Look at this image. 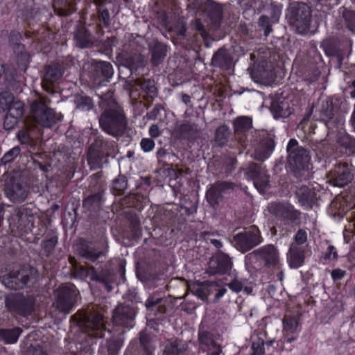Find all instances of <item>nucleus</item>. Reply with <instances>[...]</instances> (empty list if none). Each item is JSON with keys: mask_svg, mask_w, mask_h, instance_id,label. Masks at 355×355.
Wrapping results in <instances>:
<instances>
[{"mask_svg": "<svg viewBox=\"0 0 355 355\" xmlns=\"http://www.w3.org/2000/svg\"><path fill=\"white\" fill-rule=\"evenodd\" d=\"M231 57L224 49H220L212 57L211 63L217 67L227 69L231 64Z\"/></svg>", "mask_w": 355, "mask_h": 355, "instance_id": "obj_19", "label": "nucleus"}, {"mask_svg": "<svg viewBox=\"0 0 355 355\" xmlns=\"http://www.w3.org/2000/svg\"><path fill=\"white\" fill-rule=\"evenodd\" d=\"M54 8L61 16L69 15L76 10L74 0H54Z\"/></svg>", "mask_w": 355, "mask_h": 355, "instance_id": "obj_20", "label": "nucleus"}, {"mask_svg": "<svg viewBox=\"0 0 355 355\" xmlns=\"http://www.w3.org/2000/svg\"><path fill=\"white\" fill-rule=\"evenodd\" d=\"M7 110L8 113L19 119L24 114V103L21 101H13Z\"/></svg>", "mask_w": 355, "mask_h": 355, "instance_id": "obj_35", "label": "nucleus"}, {"mask_svg": "<svg viewBox=\"0 0 355 355\" xmlns=\"http://www.w3.org/2000/svg\"><path fill=\"white\" fill-rule=\"evenodd\" d=\"M57 243V239L55 238H52L44 243V248L47 250L49 252H50L55 246Z\"/></svg>", "mask_w": 355, "mask_h": 355, "instance_id": "obj_47", "label": "nucleus"}, {"mask_svg": "<svg viewBox=\"0 0 355 355\" xmlns=\"http://www.w3.org/2000/svg\"><path fill=\"white\" fill-rule=\"evenodd\" d=\"M13 217L17 221V227L19 228L26 227L31 223L30 215L28 214L27 209L24 207L17 208Z\"/></svg>", "mask_w": 355, "mask_h": 355, "instance_id": "obj_29", "label": "nucleus"}, {"mask_svg": "<svg viewBox=\"0 0 355 355\" xmlns=\"http://www.w3.org/2000/svg\"><path fill=\"white\" fill-rule=\"evenodd\" d=\"M234 240L237 248L243 252L251 250L263 241L259 230L255 227L237 234L234 236Z\"/></svg>", "mask_w": 355, "mask_h": 355, "instance_id": "obj_7", "label": "nucleus"}, {"mask_svg": "<svg viewBox=\"0 0 355 355\" xmlns=\"http://www.w3.org/2000/svg\"><path fill=\"white\" fill-rule=\"evenodd\" d=\"M103 318L101 314L94 313L89 315H85L83 323L88 329L102 331L104 329Z\"/></svg>", "mask_w": 355, "mask_h": 355, "instance_id": "obj_18", "label": "nucleus"}, {"mask_svg": "<svg viewBox=\"0 0 355 355\" xmlns=\"http://www.w3.org/2000/svg\"><path fill=\"white\" fill-rule=\"evenodd\" d=\"M76 107L82 111H88L93 106V101L91 98L85 96H77L75 98Z\"/></svg>", "mask_w": 355, "mask_h": 355, "instance_id": "obj_33", "label": "nucleus"}, {"mask_svg": "<svg viewBox=\"0 0 355 355\" xmlns=\"http://www.w3.org/2000/svg\"><path fill=\"white\" fill-rule=\"evenodd\" d=\"M33 268L15 267L8 273L0 276V280L8 288L17 290L22 288L30 281Z\"/></svg>", "mask_w": 355, "mask_h": 355, "instance_id": "obj_4", "label": "nucleus"}, {"mask_svg": "<svg viewBox=\"0 0 355 355\" xmlns=\"http://www.w3.org/2000/svg\"><path fill=\"white\" fill-rule=\"evenodd\" d=\"M101 17L103 19V24L108 26L110 24V13L107 9L103 10L101 12Z\"/></svg>", "mask_w": 355, "mask_h": 355, "instance_id": "obj_53", "label": "nucleus"}, {"mask_svg": "<svg viewBox=\"0 0 355 355\" xmlns=\"http://www.w3.org/2000/svg\"><path fill=\"white\" fill-rule=\"evenodd\" d=\"M232 267V262L230 257L222 253L210 259L208 270L211 275H223L230 270Z\"/></svg>", "mask_w": 355, "mask_h": 355, "instance_id": "obj_10", "label": "nucleus"}, {"mask_svg": "<svg viewBox=\"0 0 355 355\" xmlns=\"http://www.w3.org/2000/svg\"><path fill=\"white\" fill-rule=\"evenodd\" d=\"M140 146L142 150L145 153L150 152L155 148V142L149 138H144L141 140Z\"/></svg>", "mask_w": 355, "mask_h": 355, "instance_id": "obj_40", "label": "nucleus"}, {"mask_svg": "<svg viewBox=\"0 0 355 355\" xmlns=\"http://www.w3.org/2000/svg\"><path fill=\"white\" fill-rule=\"evenodd\" d=\"M18 138L21 143L26 144L28 141V136L25 131H20L18 133Z\"/></svg>", "mask_w": 355, "mask_h": 355, "instance_id": "obj_54", "label": "nucleus"}, {"mask_svg": "<svg viewBox=\"0 0 355 355\" xmlns=\"http://www.w3.org/2000/svg\"><path fill=\"white\" fill-rule=\"evenodd\" d=\"M311 21V12L309 8L304 4L300 6L296 11L293 20V25L300 33H304L309 27Z\"/></svg>", "mask_w": 355, "mask_h": 355, "instance_id": "obj_11", "label": "nucleus"}, {"mask_svg": "<svg viewBox=\"0 0 355 355\" xmlns=\"http://www.w3.org/2000/svg\"><path fill=\"white\" fill-rule=\"evenodd\" d=\"M166 55V46L162 44H156L153 49L152 62L155 65H157Z\"/></svg>", "mask_w": 355, "mask_h": 355, "instance_id": "obj_31", "label": "nucleus"}, {"mask_svg": "<svg viewBox=\"0 0 355 355\" xmlns=\"http://www.w3.org/2000/svg\"><path fill=\"white\" fill-rule=\"evenodd\" d=\"M248 170L249 172L252 173L251 177L253 178H256V180L254 182V185L259 191H263L268 184V178L266 176H264L263 180L261 182L259 181V180L257 178V175L259 171V167L256 164H250Z\"/></svg>", "mask_w": 355, "mask_h": 355, "instance_id": "obj_27", "label": "nucleus"}, {"mask_svg": "<svg viewBox=\"0 0 355 355\" xmlns=\"http://www.w3.org/2000/svg\"><path fill=\"white\" fill-rule=\"evenodd\" d=\"M30 110L33 119L43 127L50 128L57 122L55 112L47 107L46 100L43 98L34 101Z\"/></svg>", "mask_w": 355, "mask_h": 355, "instance_id": "obj_3", "label": "nucleus"}, {"mask_svg": "<svg viewBox=\"0 0 355 355\" xmlns=\"http://www.w3.org/2000/svg\"><path fill=\"white\" fill-rule=\"evenodd\" d=\"M20 153V148L19 147H14L4 154L1 158V161L3 164H6L12 161Z\"/></svg>", "mask_w": 355, "mask_h": 355, "instance_id": "obj_37", "label": "nucleus"}, {"mask_svg": "<svg viewBox=\"0 0 355 355\" xmlns=\"http://www.w3.org/2000/svg\"><path fill=\"white\" fill-rule=\"evenodd\" d=\"M231 188L227 182H218L212 185L207 191V199L209 203L214 206L218 204L222 198V193Z\"/></svg>", "mask_w": 355, "mask_h": 355, "instance_id": "obj_16", "label": "nucleus"}, {"mask_svg": "<svg viewBox=\"0 0 355 355\" xmlns=\"http://www.w3.org/2000/svg\"><path fill=\"white\" fill-rule=\"evenodd\" d=\"M149 134L153 137H158L161 135V132L157 125L153 124L149 128Z\"/></svg>", "mask_w": 355, "mask_h": 355, "instance_id": "obj_50", "label": "nucleus"}, {"mask_svg": "<svg viewBox=\"0 0 355 355\" xmlns=\"http://www.w3.org/2000/svg\"><path fill=\"white\" fill-rule=\"evenodd\" d=\"M284 272L283 271H280L278 274H277V278L279 281L282 282L283 279H284Z\"/></svg>", "mask_w": 355, "mask_h": 355, "instance_id": "obj_63", "label": "nucleus"}, {"mask_svg": "<svg viewBox=\"0 0 355 355\" xmlns=\"http://www.w3.org/2000/svg\"><path fill=\"white\" fill-rule=\"evenodd\" d=\"M270 209L277 217L295 222L300 219V213L287 202H275L270 205Z\"/></svg>", "mask_w": 355, "mask_h": 355, "instance_id": "obj_8", "label": "nucleus"}, {"mask_svg": "<svg viewBox=\"0 0 355 355\" xmlns=\"http://www.w3.org/2000/svg\"><path fill=\"white\" fill-rule=\"evenodd\" d=\"M350 123L353 129L355 130V105L350 118Z\"/></svg>", "mask_w": 355, "mask_h": 355, "instance_id": "obj_57", "label": "nucleus"}, {"mask_svg": "<svg viewBox=\"0 0 355 355\" xmlns=\"http://www.w3.org/2000/svg\"><path fill=\"white\" fill-rule=\"evenodd\" d=\"M77 44L81 48L89 47L94 42L92 35L85 28H80L75 34Z\"/></svg>", "mask_w": 355, "mask_h": 355, "instance_id": "obj_22", "label": "nucleus"}, {"mask_svg": "<svg viewBox=\"0 0 355 355\" xmlns=\"http://www.w3.org/2000/svg\"><path fill=\"white\" fill-rule=\"evenodd\" d=\"M218 286V284L216 282H205L196 288H193L191 292L193 295L198 297L199 299L206 301L208 296L211 294L210 287Z\"/></svg>", "mask_w": 355, "mask_h": 355, "instance_id": "obj_23", "label": "nucleus"}, {"mask_svg": "<svg viewBox=\"0 0 355 355\" xmlns=\"http://www.w3.org/2000/svg\"><path fill=\"white\" fill-rule=\"evenodd\" d=\"M161 300V298L148 297L145 302V305L147 308L153 307L159 304Z\"/></svg>", "mask_w": 355, "mask_h": 355, "instance_id": "obj_52", "label": "nucleus"}, {"mask_svg": "<svg viewBox=\"0 0 355 355\" xmlns=\"http://www.w3.org/2000/svg\"><path fill=\"white\" fill-rule=\"evenodd\" d=\"M92 64L95 67L97 73H100L103 76L109 78L112 76L113 68L110 62L94 60Z\"/></svg>", "mask_w": 355, "mask_h": 355, "instance_id": "obj_28", "label": "nucleus"}, {"mask_svg": "<svg viewBox=\"0 0 355 355\" xmlns=\"http://www.w3.org/2000/svg\"><path fill=\"white\" fill-rule=\"evenodd\" d=\"M262 148L256 150L255 157L263 161L268 158L271 152L275 148L274 142L271 139L267 138L262 143Z\"/></svg>", "mask_w": 355, "mask_h": 355, "instance_id": "obj_24", "label": "nucleus"}, {"mask_svg": "<svg viewBox=\"0 0 355 355\" xmlns=\"http://www.w3.org/2000/svg\"><path fill=\"white\" fill-rule=\"evenodd\" d=\"M178 129L181 133H186L191 131L193 127L189 122H184L178 125Z\"/></svg>", "mask_w": 355, "mask_h": 355, "instance_id": "obj_48", "label": "nucleus"}, {"mask_svg": "<svg viewBox=\"0 0 355 355\" xmlns=\"http://www.w3.org/2000/svg\"><path fill=\"white\" fill-rule=\"evenodd\" d=\"M227 285L229 288L234 293H239L244 288V284L236 278L230 282Z\"/></svg>", "mask_w": 355, "mask_h": 355, "instance_id": "obj_42", "label": "nucleus"}, {"mask_svg": "<svg viewBox=\"0 0 355 355\" xmlns=\"http://www.w3.org/2000/svg\"><path fill=\"white\" fill-rule=\"evenodd\" d=\"M211 243H212L216 248H220L222 247V243L217 239H211Z\"/></svg>", "mask_w": 355, "mask_h": 355, "instance_id": "obj_59", "label": "nucleus"}, {"mask_svg": "<svg viewBox=\"0 0 355 355\" xmlns=\"http://www.w3.org/2000/svg\"><path fill=\"white\" fill-rule=\"evenodd\" d=\"M300 316L298 314L286 315L283 319L284 330L294 333L299 325Z\"/></svg>", "mask_w": 355, "mask_h": 355, "instance_id": "obj_26", "label": "nucleus"}, {"mask_svg": "<svg viewBox=\"0 0 355 355\" xmlns=\"http://www.w3.org/2000/svg\"><path fill=\"white\" fill-rule=\"evenodd\" d=\"M226 292H227L226 288H220L218 290V291L216 294L215 297L217 299H219V298L222 297L226 293Z\"/></svg>", "mask_w": 355, "mask_h": 355, "instance_id": "obj_58", "label": "nucleus"}, {"mask_svg": "<svg viewBox=\"0 0 355 355\" xmlns=\"http://www.w3.org/2000/svg\"><path fill=\"white\" fill-rule=\"evenodd\" d=\"M208 354L210 355H220L222 352L221 347L220 345H216L214 348H212L211 351H208Z\"/></svg>", "mask_w": 355, "mask_h": 355, "instance_id": "obj_56", "label": "nucleus"}, {"mask_svg": "<svg viewBox=\"0 0 355 355\" xmlns=\"http://www.w3.org/2000/svg\"><path fill=\"white\" fill-rule=\"evenodd\" d=\"M141 87L144 90H147L150 93H154L155 92V87L153 82L150 80L145 81L141 84Z\"/></svg>", "mask_w": 355, "mask_h": 355, "instance_id": "obj_49", "label": "nucleus"}, {"mask_svg": "<svg viewBox=\"0 0 355 355\" xmlns=\"http://www.w3.org/2000/svg\"><path fill=\"white\" fill-rule=\"evenodd\" d=\"M259 24L261 27L266 28L265 35H268L271 31V28L268 26L269 18L264 15L261 16L259 20Z\"/></svg>", "mask_w": 355, "mask_h": 355, "instance_id": "obj_44", "label": "nucleus"}, {"mask_svg": "<svg viewBox=\"0 0 355 355\" xmlns=\"http://www.w3.org/2000/svg\"><path fill=\"white\" fill-rule=\"evenodd\" d=\"M234 130L236 134H243L252 127V119L246 116H241L233 121Z\"/></svg>", "mask_w": 355, "mask_h": 355, "instance_id": "obj_21", "label": "nucleus"}, {"mask_svg": "<svg viewBox=\"0 0 355 355\" xmlns=\"http://www.w3.org/2000/svg\"><path fill=\"white\" fill-rule=\"evenodd\" d=\"M21 332V329L18 327L12 329H0V338L7 344H13L17 343Z\"/></svg>", "mask_w": 355, "mask_h": 355, "instance_id": "obj_25", "label": "nucleus"}, {"mask_svg": "<svg viewBox=\"0 0 355 355\" xmlns=\"http://www.w3.org/2000/svg\"><path fill=\"white\" fill-rule=\"evenodd\" d=\"M181 350L182 349L178 347V343L175 342L166 346L164 352V355H178Z\"/></svg>", "mask_w": 355, "mask_h": 355, "instance_id": "obj_41", "label": "nucleus"}, {"mask_svg": "<svg viewBox=\"0 0 355 355\" xmlns=\"http://www.w3.org/2000/svg\"><path fill=\"white\" fill-rule=\"evenodd\" d=\"M199 341L204 350L211 351L216 346L211 336L207 332H200L198 335Z\"/></svg>", "mask_w": 355, "mask_h": 355, "instance_id": "obj_32", "label": "nucleus"}, {"mask_svg": "<svg viewBox=\"0 0 355 355\" xmlns=\"http://www.w3.org/2000/svg\"><path fill=\"white\" fill-rule=\"evenodd\" d=\"M111 0H94L96 4L101 6L103 4L110 2Z\"/></svg>", "mask_w": 355, "mask_h": 355, "instance_id": "obj_62", "label": "nucleus"}, {"mask_svg": "<svg viewBox=\"0 0 355 355\" xmlns=\"http://www.w3.org/2000/svg\"><path fill=\"white\" fill-rule=\"evenodd\" d=\"M338 257L337 252L336 251V249L334 246L333 245H329L327 248V250L325 252L324 257L326 259H336Z\"/></svg>", "mask_w": 355, "mask_h": 355, "instance_id": "obj_45", "label": "nucleus"}, {"mask_svg": "<svg viewBox=\"0 0 355 355\" xmlns=\"http://www.w3.org/2000/svg\"><path fill=\"white\" fill-rule=\"evenodd\" d=\"M245 264L248 270H261L267 268H279L280 254L277 247L272 244L259 248L245 257Z\"/></svg>", "mask_w": 355, "mask_h": 355, "instance_id": "obj_2", "label": "nucleus"}, {"mask_svg": "<svg viewBox=\"0 0 355 355\" xmlns=\"http://www.w3.org/2000/svg\"><path fill=\"white\" fill-rule=\"evenodd\" d=\"M307 241V233L304 230H299L295 237L294 242L291 244H295L297 247H304L302 245Z\"/></svg>", "mask_w": 355, "mask_h": 355, "instance_id": "obj_36", "label": "nucleus"}, {"mask_svg": "<svg viewBox=\"0 0 355 355\" xmlns=\"http://www.w3.org/2000/svg\"><path fill=\"white\" fill-rule=\"evenodd\" d=\"M127 187V183L124 180H116L114 181L113 187L118 191H123Z\"/></svg>", "mask_w": 355, "mask_h": 355, "instance_id": "obj_46", "label": "nucleus"}, {"mask_svg": "<svg viewBox=\"0 0 355 355\" xmlns=\"http://www.w3.org/2000/svg\"><path fill=\"white\" fill-rule=\"evenodd\" d=\"M28 355H46V354L42 348L38 347L30 351Z\"/></svg>", "mask_w": 355, "mask_h": 355, "instance_id": "obj_55", "label": "nucleus"}, {"mask_svg": "<svg viewBox=\"0 0 355 355\" xmlns=\"http://www.w3.org/2000/svg\"><path fill=\"white\" fill-rule=\"evenodd\" d=\"M288 162L293 170H300L305 168L309 162L307 150L300 146L297 140L290 139L287 145Z\"/></svg>", "mask_w": 355, "mask_h": 355, "instance_id": "obj_5", "label": "nucleus"}, {"mask_svg": "<svg viewBox=\"0 0 355 355\" xmlns=\"http://www.w3.org/2000/svg\"><path fill=\"white\" fill-rule=\"evenodd\" d=\"M14 101L12 94L8 92H3L0 93V110L2 111L7 110Z\"/></svg>", "mask_w": 355, "mask_h": 355, "instance_id": "obj_34", "label": "nucleus"}, {"mask_svg": "<svg viewBox=\"0 0 355 355\" xmlns=\"http://www.w3.org/2000/svg\"><path fill=\"white\" fill-rule=\"evenodd\" d=\"M345 271L340 269H335L331 272V277L334 280H339L341 279L345 275Z\"/></svg>", "mask_w": 355, "mask_h": 355, "instance_id": "obj_51", "label": "nucleus"}, {"mask_svg": "<svg viewBox=\"0 0 355 355\" xmlns=\"http://www.w3.org/2000/svg\"><path fill=\"white\" fill-rule=\"evenodd\" d=\"M105 286L107 291H111L112 290V286H110L109 284L105 282Z\"/></svg>", "mask_w": 355, "mask_h": 355, "instance_id": "obj_64", "label": "nucleus"}, {"mask_svg": "<svg viewBox=\"0 0 355 355\" xmlns=\"http://www.w3.org/2000/svg\"><path fill=\"white\" fill-rule=\"evenodd\" d=\"M76 251L82 257L92 262L96 261L101 257L105 254V251L96 250L89 243L86 241H81L77 247Z\"/></svg>", "mask_w": 355, "mask_h": 355, "instance_id": "obj_15", "label": "nucleus"}, {"mask_svg": "<svg viewBox=\"0 0 355 355\" xmlns=\"http://www.w3.org/2000/svg\"><path fill=\"white\" fill-rule=\"evenodd\" d=\"M62 75L61 68L58 65H49L44 69V83L43 87L49 91L50 88L46 84H52L56 82Z\"/></svg>", "mask_w": 355, "mask_h": 355, "instance_id": "obj_17", "label": "nucleus"}, {"mask_svg": "<svg viewBox=\"0 0 355 355\" xmlns=\"http://www.w3.org/2000/svg\"><path fill=\"white\" fill-rule=\"evenodd\" d=\"M264 342L262 340L254 341L252 345V355H263L265 352Z\"/></svg>", "mask_w": 355, "mask_h": 355, "instance_id": "obj_39", "label": "nucleus"}, {"mask_svg": "<svg viewBox=\"0 0 355 355\" xmlns=\"http://www.w3.org/2000/svg\"><path fill=\"white\" fill-rule=\"evenodd\" d=\"M190 96L187 94H183L182 96V101L185 103L188 104L190 102Z\"/></svg>", "mask_w": 355, "mask_h": 355, "instance_id": "obj_61", "label": "nucleus"}, {"mask_svg": "<svg viewBox=\"0 0 355 355\" xmlns=\"http://www.w3.org/2000/svg\"><path fill=\"white\" fill-rule=\"evenodd\" d=\"M101 106L104 109L99 119L102 129L112 136H121L127 127V120L121 107L113 97L103 98Z\"/></svg>", "mask_w": 355, "mask_h": 355, "instance_id": "obj_1", "label": "nucleus"}, {"mask_svg": "<svg viewBox=\"0 0 355 355\" xmlns=\"http://www.w3.org/2000/svg\"><path fill=\"white\" fill-rule=\"evenodd\" d=\"M6 195L10 201L21 203L26 200L29 195V189L19 182L8 184L6 187Z\"/></svg>", "mask_w": 355, "mask_h": 355, "instance_id": "obj_9", "label": "nucleus"}, {"mask_svg": "<svg viewBox=\"0 0 355 355\" xmlns=\"http://www.w3.org/2000/svg\"><path fill=\"white\" fill-rule=\"evenodd\" d=\"M135 315V311L129 306H118L113 313V321L116 325H126Z\"/></svg>", "mask_w": 355, "mask_h": 355, "instance_id": "obj_14", "label": "nucleus"}, {"mask_svg": "<svg viewBox=\"0 0 355 355\" xmlns=\"http://www.w3.org/2000/svg\"><path fill=\"white\" fill-rule=\"evenodd\" d=\"M271 106L272 109L274 110L279 116H284L286 114L284 111V105L282 103L280 104L278 101H273Z\"/></svg>", "mask_w": 355, "mask_h": 355, "instance_id": "obj_43", "label": "nucleus"}, {"mask_svg": "<svg viewBox=\"0 0 355 355\" xmlns=\"http://www.w3.org/2000/svg\"><path fill=\"white\" fill-rule=\"evenodd\" d=\"M230 135V128L225 125H220L216 130L215 141L218 146H222L227 142Z\"/></svg>", "mask_w": 355, "mask_h": 355, "instance_id": "obj_30", "label": "nucleus"}, {"mask_svg": "<svg viewBox=\"0 0 355 355\" xmlns=\"http://www.w3.org/2000/svg\"><path fill=\"white\" fill-rule=\"evenodd\" d=\"M349 148L353 153H355V139L354 138H350Z\"/></svg>", "mask_w": 355, "mask_h": 355, "instance_id": "obj_60", "label": "nucleus"}, {"mask_svg": "<svg viewBox=\"0 0 355 355\" xmlns=\"http://www.w3.org/2000/svg\"><path fill=\"white\" fill-rule=\"evenodd\" d=\"M332 176L334 185L343 187L352 180L354 174L348 166L340 164L335 167L332 172Z\"/></svg>", "mask_w": 355, "mask_h": 355, "instance_id": "obj_12", "label": "nucleus"}, {"mask_svg": "<svg viewBox=\"0 0 355 355\" xmlns=\"http://www.w3.org/2000/svg\"><path fill=\"white\" fill-rule=\"evenodd\" d=\"M76 292L73 286H62L55 290L53 306L60 312L68 313L75 304Z\"/></svg>", "mask_w": 355, "mask_h": 355, "instance_id": "obj_6", "label": "nucleus"}, {"mask_svg": "<svg viewBox=\"0 0 355 355\" xmlns=\"http://www.w3.org/2000/svg\"><path fill=\"white\" fill-rule=\"evenodd\" d=\"M304 247L291 244L287 254V262L290 268L296 269L301 267L304 262Z\"/></svg>", "mask_w": 355, "mask_h": 355, "instance_id": "obj_13", "label": "nucleus"}, {"mask_svg": "<svg viewBox=\"0 0 355 355\" xmlns=\"http://www.w3.org/2000/svg\"><path fill=\"white\" fill-rule=\"evenodd\" d=\"M19 119L8 113L4 119L3 126L6 130H12L17 125Z\"/></svg>", "mask_w": 355, "mask_h": 355, "instance_id": "obj_38", "label": "nucleus"}]
</instances>
